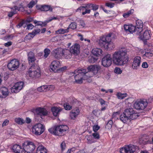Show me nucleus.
<instances>
[{
	"label": "nucleus",
	"mask_w": 153,
	"mask_h": 153,
	"mask_svg": "<svg viewBox=\"0 0 153 153\" xmlns=\"http://www.w3.org/2000/svg\"><path fill=\"white\" fill-rule=\"evenodd\" d=\"M127 51L125 48H122L115 51L112 54V60L114 63L118 65H123L127 61L126 56Z\"/></svg>",
	"instance_id": "obj_1"
},
{
	"label": "nucleus",
	"mask_w": 153,
	"mask_h": 153,
	"mask_svg": "<svg viewBox=\"0 0 153 153\" xmlns=\"http://www.w3.org/2000/svg\"><path fill=\"white\" fill-rule=\"evenodd\" d=\"M114 36V34L110 33L105 36H103L99 40V44L102 47H104L108 50L113 49L114 45L113 42L111 41L110 38Z\"/></svg>",
	"instance_id": "obj_2"
},
{
	"label": "nucleus",
	"mask_w": 153,
	"mask_h": 153,
	"mask_svg": "<svg viewBox=\"0 0 153 153\" xmlns=\"http://www.w3.org/2000/svg\"><path fill=\"white\" fill-rule=\"evenodd\" d=\"M89 73L86 72V70L84 69H78L76 70L74 73V74H76L74 76L75 82L78 84L82 83L83 80L86 79L92 76L91 75H88Z\"/></svg>",
	"instance_id": "obj_3"
},
{
	"label": "nucleus",
	"mask_w": 153,
	"mask_h": 153,
	"mask_svg": "<svg viewBox=\"0 0 153 153\" xmlns=\"http://www.w3.org/2000/svg\"><path fill=\"white\" fill-rule=\"evenodd\" d=\"M68 128L67 126L62 125L49 128L48 129V131L51 134L60 136L64 135Z\"/></svg>",
	"instance_id": "obj_4"
},
{
	"label": "nucleus",
	"mask_w": 153,
	"mask_h": 153,
	"mask_svg": "<svg viewBox=\"0 0 153 153\" xmlns=\"http://www.w3.org/2000/svg\"><path fill=\"white\" fill-rule=\"evenodd\" d=\"M36 142L35 143L32 142L26 141L22 144L24 153H32L36 148V145L38 146V143Z\"/></svg>",
	"instance_id": "obj_5"
},
{
	"label": "nucleus",
	"mask_w": 153,
	"mask_h": 153,
	"mask_svg": "<svg viewBox=\"0 0 153 153\" xmlns=\"http://www.w3.org/2000/svg\"><path fill=\"white\" fill-rule=\"evenodd\" d=\"M138 151V147L134 145H129L125 146L121 148L120 151V153H136Z\"/></svg>",
	"instance_id": "obj_6"
},
{
	"label": "nucleus",
	"mask_w": 153,
	"mask_h": 153,
	"mask_svg": "<svg viewBox=\"0 0 153 153\" xmlns=\"http://www.w3.org/2000/svg\"><path fill=\"white\" fill-rule=\"evenodd\" d=\"M28 74L31 78L35 79L40 76V71L37 68L35 67L34 65H32L29 69Z\"/></svg>",
	"instance_id": "obj_7"
},
{
	"label": "nucleus",
	"mask_w": 153,
	"mask_h": 153,
	"mask_svg": "<svg viewBox=\"0 0 153 153\" xmlns=\"http://www.w3.org/2000/svg\"><path fill=\"white\" fill-rule=\"evenodd\" d=\"M32 130L33 133L37 135H40L44 131L45 126L41 123H38L34 126Z\"/></svg>",
	"instance_id": "obj_8"
},
{
	"label": "nucleus",
	"mask_w": 153,
	"mask_h": 153,
	"mask_svg": "<svg viewBox=\"0 0 153 153\" xmlns=\"http://www.w3.org/2000/svg\"><path fill=\"white\" fill-rule=\"evenodd\" d=\"M148 102L145 99L137 100L134 103V107L137 110H143L147 106Z\"/></svg>",
	"instance_id": "obj_9"
},
{
	"label": "nucleus",
	"mask_w": 153,
	"mask_h": 153,
	"mask_svg": "<svg viewBox=\"0 0 153 153\" xmlns=\"http://www.w3.org/2000/svg\"><path fill=\"white\" fill-rule=\"evenodd\" d=\"M123 113L130 117L131 120L136 119L139 116L138 114L134 111L132 108H128L126 109Z\"/></svg>",
	"instance_id": "obj_10"
},
{
	"label": "nucleus",
	"mask_w": 153,
	"mask_h": 153,
	"mask_svg": "<svg viewBox=\"0 0 153 153\" xmlns=\"http://www.w3.org/2000/svg\"><path fill=\"white\" fill-rule=\"evenodd\" d=\"M112 57L110 54H108L105 55L102 58V64L104 67H107L110 66L111 64Z\"/></svg>",
	"instance_id": "obj_11"
},
{
	"label": "nucleus",
	"mask_w": 153,
	"mask_h": 153,
	"mask_svg": "<svg viewBox=\"0 0 153 153\" xmlns=\"http://www.w3.org/2000/svg\"><path fill=\"white\" fill-rule=\"evenodd\" d=\"M19 65V61L16 59H13L8 63L7 66L10 70L14 71L17 69Z\"/></svg>",
	"instance_id": "obj_12"
},
{
	"label": "nucleus",
	"mask_w": 153,
	"mask_h": 153,
	"mask_svg": "<svg viewBox=\"0 0 153 153\" xmlns=\"http://www.w3.org/2000/svg\"><path fill=\"white\" fill-rule=\"evenodd\" d=\"M101 68L100 66L98 65H91L88 68V71H89L86 72L88 73L90 72V73L88 74V75H90V74L92 73L95 75L98 73V71L100 70Z\"/></svg>",
	"instance_id": "obj_13"
},
{
	"label": "nucleus",
	"mask_w": 153,
	"mask_h": 153,
	"mask_svg": "<svg viewBox=\"0 0 153 153\" xmlns=\"http://www.w3.org/2000/svg\"><path fill=\"white\" fill-rule=\"evenodd\" d=\"M23 85L24 83L22 82L16 83L11 89V92L15 93L19 92L22 88Z\"/></svg>",
	"instance_id": "obj_14"
},
{
	"label": "nucleus",
	"mask_w": 153,
	"mask_h": 153,
	"mask_svg": "<svg viewBox=\"0 0 153 153\" xmlns=\"http://www.w3.org/2000/svg\"><path fill=\"white\" fill-rule=\"evenodd\" d=\"M139 38L141 40L143 41L149 40L151 38V32L150 30H146L143 33H139Z\"/></svg>",
	"instance_id": "obj_15"
},
{
	"label": "nucleus",
	"mask_w": 153,
	"mask_h": 153,
	"mask_svg": "<svg viewBox=\"0 0 153 153\" xmlns=\"http://www.w3.org/2000/svg\"><path fill=\"white\" fill-rule=\"evenodd\" d=\"M80 48V45L77 43H75L71 47L70 50L72 54L76 56L79 53Z\"/></svg>",
	"instance_id": "obj_16"
},
{
	"label": "nucleus",
	"mask_w": 153,
	"mask_h": 153,
	"mask_svg": "<svg viewBox=\"0 0 153 153\" xmlns=\"http://www.w3.org/2000/svg\"><path fill=\"white\" fill-rule=\"evenodd\" d=\"M76 11L82 12V14L84 15L87 13H89L91 12V10L88 8V4H84L83 6L80 7L76 10Z\"/></svg>",
	"instance_id": "obj_17"
},
{
	"label": "nucleus",
	"mask_w": 153,
	"mask_h": 153,
	"mask_svg": "<svg viewBox=\"0 0 153 153\" xmlns=\"http://www.w3.org/2000/svg\"><path fill=\"white\" fill-rule=\"evenodd\" d=\"M141 62V57L139 56L135 57L132 62V67L133 69L137 70L140 65Z\"/></svg>",
	"instance_id": "obj_18"
},
{
	"label": "nucleus",
	"mask_w": 153,
	"mask_h": 153,
	"mask_svg": "<svg viewBox=\"0 0 153 153\" xmlns=\"http://www.w3.org/2000/svg\"><path fill=\"white\" fill-rule=\"evenodd\" d=\"M60 66V64L59 61L57 60H55L52 62L50 67L53 71H55V72H56L58 71Z\"/></svg>",
	"instance_id": "obj_19"
},
{
	"label": "nucleus",
	"mask_w": 153,
	"mask_h": 153,
	"mask_svg": "<svg viewBox=\"0 0 153 153\" xmlns=\"http://www.w3.org/2000/svg\"><path fill=\"white\" fill-rule=\"evenodd\" d=\"M126 115L123 113L122 114L120 115V119L123 123L128 124L130 122L131 118Z\"/></svg>",
	"instance_id": "obj_20"
},
{
	"label": "nucleus",
	"mask_w": 153,
	"mask_h": 153,
	"mask_svg": "<svg viewBox=\"0 0 153 153\" xmlns=\"http://www.w3.org/2000/svg\"><path fill=\"white\" fill-rule=\"evenodd\" d=\"M9 92L7 88L2 87L0 89V97L2 98L6 97L8 95Z\"/></svg>",
	"instance_id": "obj_21"
},
{
	"label": "nucleus",
	"mask_w": 153,
	"mask_h": 153,
	"mask_svg": "<svg viewBox=\"0 0 153 153\" xmlns=\"http://www.w3.org/2000/svg\"><path fill=\"white\" fill-rule=\"evenodd\" d=\"M36 7L38 10H40L42 11H47L50 10L52 12L53 10L50 6L48 5H36Z\"/></svg>",
	"instance_id": "obj_22"
},
{
	"label": "nucleus",
	"mask_w": 153,
	"mask_h": 153,
	"mask_svg": "<svg viewBox=\"0 0 153 153\" xmlns=\"http://www.w3.org/2000/svg\"><path fill=\"white\" fill-rule=\"evenodd\" d=\"M136 26L135 27L137 30L140 33L142 32L143 30V24L142 21L141 20H138L136 21Z\"/></svg>",
	"instance_id": "obj_23"
},
{
	"label": "nucleus",
	"mask_w": 153,
	"mask_h": 153,
	"mask_svg": "<svg viewBox=\"0 0 153 153\" xmlns=\"http://www.w3.org/2000/svg\"><path fill=\"white\" fill-rule=\"evenodd\" d=\"M62 56L65 59H69L71 57L72 53L70 50L68 49H65L62 51Z\"/></svg>",
	"instance_id": "obj_24"
},
{
	"label": "nucleus",
	"mask_w": 153,
	"mask_h": 153,
	"mask_svg": "<svg viewBox=\"0 0 153 153\" xmlns=\"http://www.w3.org/2000/svg\"><path fill=\"white\" fill-rule=\"evenodd\" d=\"M13 152L15 153H24L23 149L22 148L21 146L19 145L15 144L13 146L12 148Z\"/></svg>",
	"instance_id": "obj_25"
},
{
	"label": "nucleus",
	"mask_w": 153,
	"mask_h": 153,
	"mask_svg": "<svg viewBox=\"0 0 153 153\" xmlns=\"http://www.w3.org/2000/svg\"><path fill=\"white\" fill-rule=\"evenodd\" d=\"M36 111L37 114L40 116H45L48 114V111L44 108H37L36 110Z\"/></svg>",
	"instance_id": "obj_26"
},
{
	"label": "nucleus",
	"mask_w": 153,
	"mask_h": 153,
	"mask_svg": "<svg viewBox=\"0 0 153 153\" xmlns=\"http://www.w3.org/2000/svg\"><path fill=\"white\" fill-rule=\"evenodd\" d=\"M36 143H38V146L36 150V153H47V150L44 146L41 145L38 142H36Z\"/></svg>",
	"instance_id": "obj_27"
},
{
	"label": "nucleus",
	"mask_w": 153,
	"mask_h": 153,
	"mask_svg": "<svg viewBox=\"0 0 153 153\" xmlns=\"http://www.w3.org/2000/svg\"><path fill=\"white\" fill-rule=\"evenodd\" d=\"M28 59L29 64L34 63L36 59L34 53L32 52H29L28 54Z\"/></svg>",
	"instance_id": "obj_28"
},
{
	"label": "nucleus",
	"mask_w": 153,
	"mask_h": 153,
	"mask_svg": "<svg viewBox=\"0 0 153 153\" xmlns=\"http://www.w3.org/2000/svg\"><path fill=\"white\" fill-rule=\"evenodd\" d=\"M79 111L78 108L73 110L70 114V116L71 119L74 120L79 115Z\"/></svg>",
	"instance_id": "obj_29"
},
{
	"label": "nucleus",
	"mask_w": 153,
	"mask_h": 153,
	"mask_svg": "<svg viewBox=\"0 0 153 153\" xmlns=\"http://www.w3.org/2000/svg\"><path fill=\"white\" fill-rule=\"evenodd\" d=\"M62 53L61 49H56L53 51V55L56 58H59L61 56Z\"/></svg>",
	"instance_id": "obj_30"
},
{
	"label": "nucleus",
	"mask_w": 153,
	"mask_h": 153,
	"mask_svg": "<svg viewBox=\"0 0 153 153\" xmlns=\"http://www.w3.org/2000/svg\"><path fill=\"white\" fill-rule=\"evenodd\" d=\"M92 53L94 55L98 56L102 54V51L100 48H96L92 50Z\"/></svg>",
	"instance_id": "obj_31"
},
{
	"label": "nucleus",
	"mask_w": 153,
	"mask_h": 153,
	"mask_svg": "<svg viewBox=\"0 0 153 153\" xmlns=\"http://www.w3.org/2000/svg\"><path fill=\"white\" fill-rule=\"evenodd\" d=\"M62 110L61 108L59 107L58 108L55 107H54L51 108V110L53 114L55 116H57Z\"/></svg>",
	"instance_id": "obj_32"
},
{
	"label": "nucleus",
	"mask_w": 153,
	"mask_h": 153,
	"mask_svg": "<svg viewBox=\"0 0 153 153\" xmlns=\"http://www.w3.org/2000/svg\"><path fill=\"white\" fill-rule=\"evenodd\" d=\"M11 9V11L9 13L8 15V16L9 17H11L13 15L16 14L17 12L16 11L19 10L20 8L16 6H15L12 8Z\"/></svg>",
	"instance_id": "obj_33"
},
{
	"label": "nucleus",
	"mask_w": 153,
	"mask_h": 153,
	"mask_svg": "<svg viewBox=\"0 0 153 153\" xmlns=\"http://www.w3.org/2000/svg\"><path fill=\"white\" fill-rule=\"evenodd\" d=\"M116 95L119 99H123L127 96L128 94L126 93H122L121 92H117Z\"/></svg>",
	"instance_id": "obj_34"
},
{
	"label": "nucleus",
	"mask_w": 153,
	"mask_h": 153,
	"mask_svg": "<svg viewBox=\"0 0 153 153\" xmlns=\"http://www.w3.org/2000/svg\"><path fill=\"white\" fill-rule=\"evenodd\" d=\"M88 7L89 9H92L94 11H96L99 8L98 5L92 4H88Z\"/></svg>",
	"instance_id": "obj_35"
},
{
	"label": "nucleus",
	"mask_w": 153,
	"mask_h": 153,
	"mask_svg": "<svg viewBox=\"0 0 153 153\" xmlns=\"http://www.w3.org/2000/svg\"><path fill=\"white\" fill-rule=\"evenodd\" d=\"M128 32H129L131 33H133V32H134L136 33V34H139V33H138V32H137V30L135 27L132 25H131Z\"/></svg>",
	"instance_id": "obj_36"
},
{
	"label": "nucleus",
	"mask_w": 153,
	"mask_h": 153,
	"mask_svg": "<svg viewBox=\"0 0 153 153\" xmlns=\"http://www.w3.org/2000/svg\"><path fill=\"white\" fill-rule=\"evenodd\" d=\"M69 31L68 28L64 29H60L56 31V33L57 34H62L68 32Z\"/></svg>",
	"instance_id": "obj_37"
},
{
	"label": "nucleus",
	"mask_w": 153,
	"mask_h": 153,
	"mask_svg": "<svg viewBox=\"0 0 153 153\" xmlns=\"http://www.w3.org/2000/svg\"><path fill=\"white\" fill-rule=\"evenodd\" d=\"M46 88V85H43L38 88L37 91L39 92L47 91Z\"/></svg>",
	"instance_id": "obj_38"
},
{
	"label": "nucleus",
	"mask_w": 153,
	"mask_h": 153,
	"mask_svg": "<svg viewBox=\"0 0 153 153\" xmlns=\"http://www.w3.org/2000/svg\"><path fill=\"white\" fill-rule=\"evenodd\" d=\"M37 2L36 0H32L27 4L28 7L29 8H32Z\"/></svg>",
	"instance_id": "obj_39"
},
{
	"label": "nucleus",
	"mask_w": 153,
	"mask_h": 153,
	"mask_svg": "<svg viewBox=\"0 0 153 153\" xmlns=\"http://www.w3.org/2000/svg\"><path fill=\"white\" fill-rule=\"evenodd\" d=\"M34 22L35 23V24L36 25H35L34 26L35 28H36V26L38 25H42L43 24H44V25H45V22H43L40 21H37L36 20H34Z\"/></svg>",
	"instance_id": "obj_40"
},
{
	"label": "nucleus",
	"mask_w": 153,
	"mask_h": 153,
	"mask_svg": "<svg viewBox=\"0 0 153 153\" xmlns=\"http://www.w3.org/2000/svg\"><path fill=\"white\" fill-rule=\"evenodd\" d=\"M15 122L19 124H22L25 123V121L22 119L19 118H16L15 119Z\"/></svg>",
	"instance_id": "obj_41"
},
{
	"label": "nucleus",
	"mask_w": 153,
	"mask_h": 153,
	"mask_svg": "<svg viewBox=\"0 0 153 153\" xmlns=\"http://www.w3.org/2000/svg\"><path fill=\"white\" fill-rule=\"evenodd\" d=\"M134 10L133 9H131L129 11L127 12L126 13H125L123 15V16L125 18H126L128 17L132 13H133L134 12Z\"/></svg>",
	"instance_id": "obj_42"
},
{
	"label": "nucleus",
	"mask_w": 153,
	"mask_h": 153,
	"mask_svg": "<svg viewBox=\"0 0 153 153\" xmlns=\"http://www.w3.org/2000/svg\"><path fill=\"white\" fill-rule=\"evenodd\" d=\"M113 124V121L112 120H109L105 126V128L108 129H110Z\"/></svg>",
	"instance_id": "obj_43"
},
{
	"label": "nucleus",
	"mask_w": 153,
	"mask_h": 153,
	"mask_svg": "<svg viewBox=\"0 0 153 153\" xmlns=\"http://www.w3.org/2000/svg\"><path fill=\"white\" fill-rule=\"evenodd\" d=\"M76 27V24L75 22H73L71 23L69 26L67 28H71L72 29H74Z\"/></svg>",
	"instance_id": "obj_44"
},
{
	"label": "nucleus",
	"mask_w": 153,
	"mask_h": 153,
	"mask_svg": "<svg viewBox=\"0 0 153 153\" xmlns=\"http://www.w3.org/2000/svg\"><path fill=\"white\" fill-rule=\"evenodd\" d=\"M44 57L45 58H46L48 57L49 54L50 53V50L48 49H45L44 51Z\"/></svg>",
	"instance_id": "obj_45"
},
{
	"label": "nucleus",
	"mask_w": 153,
	"mask_h": 153,
	"mask_svg": "<svg viewBox=\"0 0 153 153\" xmlns=\"http://www.w3.org/2000/svg\"><path fill=\"white\" fill-rule=\"evenodd\" d=\"M34 36H33L32 33H28L25 37L26 40H30L33 38Z\"/></svg>",
	"instance_id": "obj_46"
},
{
	"label": "nucleus",
	"mask_w": 153,
	"mask_h": 153,
	"mask_svg": "<svg viewBox=\"0 0 153 153\" xmlns=\"http://www.w3.org/2000/svg\"><path fill=\"white\" fill-rule=\"evenodd\" d=\"M122 70L120 68H116L114 70V72L115 73L117 74H120L122 73Z\"/></svg>",
	"instance_id": "obj_47"
},
{
	"label": "nucleus",
	"mask_w": 153,
	"mask_h": 153,
	"mask_svg": "<svg viewBox=\"0 0 153 153\" xmlns=\"http://www.w3.org/2000/svg\"><path fill=\"white\" fill-rule=\"evenodd\" d=\"M64 107L65 109L67 110H70L72 108L71 106L68 103H66L64 104Z\"/></svg>",
	"instance_id": "obj_48"
},
{
	"label": "nucleus",
	"mask_w": 153,
	"mask_h": 153,
	"mask_svg": "<svg viewBox=\"0 0 153 153\" xmlns=\"http://www.w3.org/2000/svg\"><path fill=\"white\" fill-rule=\"evenodd\" d=\"M40 29H39L36 28L32 32V34L34 36L36 35V34H38L40 32Z\"/></svg>",
	"instance_id": "obj_49"
},
{
	"label": "nucleus",
	"mask_w": 153,
	"mask_h": 153,
	"mask_svg": "<svg viewBox=\"0 0 153 153\" xmlns=\"http://www.w3.org/2000/svg\"><path fill=\"white\" fill-rule=\"evenodd\" d=\"M92 135L94 138L95 139H99L100 138L99 134L97 132L93 133Z\"/></svg>",
	"instance_id": "obj_50"
},
{
	"label": "nucleus",
	"mask_w": 153,
	"mask_h": 153,
	"mask_svg": "<svg viewBox=\"0 0 153 153\" xmlns=\"http://www.w3.org/2000/svg\"><path fill=\"white\" fill-rule=\"evenodd\" d=\"M105 5L109 7L112 8L114 7V4L111 2H108L105 3Z\"/></svg>",
	"instance_id": "obj_51"
},
{
	"label": "nucleus",
	"mask_w": 153,
	"mask_h": 153,
	"mask_svg": "<svg viewBox=\"0 0 153 153\" xmlns=\"http://www.w3.org/2000/svg\"><path fill=\"white\" fill-rule=\"evenodd\" d=\"M46 90L47 91H52L54 89V86L53 85H46Z\"/></svg>",
	"instance_id": "obj_52"
},
{
	"label": "nucleus",
	"mask_w": 153,
	"mask_h": 153,
	"mask_svg": "<svg viewBox=\"0 0 153 153\" xmlns=\"http://www.w3.org/2000/svg\"><path fill=\"white\" fill-rule=\"evenodd\" d=\"M57 18L56 17H50L48 18L47 20L45 21V25H46L47 23L51 21L53 19H56Z\"/></svg>",
	"instance_id": "obj_53"
},
{
	"label": "nucleus",
	"mask_w": 153,
	"mask_h": 153,
	"mask_svg": "<svg viewBox=\"0 0 153 153\" xmlns=\"http://www.w3.org/2000/svg\"><path fill=\"white\" fill-rule=\"evenodd\" d=\"M102 73L104 75V76L106 78H108L109 75L108 72L105 70H102Z\"/></svg>",
	"instance_id": "obj_54"
},
{
	"label": "nucleus",
	"mask_w": 153,
	"mask_h": 153,
	"mask_svg": "<svg viewBox=\"0 0 153 153\" xmlns=\"http://www.w3.org/2000/svg\"><path fill=\"white\" fill-rule=\"evenodd\" d=\"M144 55L147 57H149L153 56V53H152V51H150L149 53H145Z\"/></svg>",
	"instance_id": "obj_55"
},
{
	"label": "nucleus",
	"mask_w": 153,
	"mask_h": 153,
	"mask_svg": "<svg viewBox=\"0 0 153 153\" xmlns=\"http://www.w3.org/2000/svg\"><path fill=\"white\" fill-rule=\"evenodd\" d=\"M66 143L64 142H63L60 145V147L62 151H64L66 148Z\"/></svg>",
	"instance_id": "obj_56"
},
{
	"label": "nucleus",
	"mask_w": 153,
	"mask_h": 153,
	"mask_svg": "<svg viewBox=\"0 0 153 153\" xmlns=\"http://www.w3.org/2000/svg\"><path fill=\"white\" fill-rule=\"evenodd\" d=\"M143 139L140 140L139 141L140 143L143 144H147L148 143V140H143Z\"/></svg>",
	"instance_id": "obj_57"
},
{
	"label": "nucleus",
	"mask_w": 153,
	"mask_h": 153,
	"mask_svg": "<svg viewBox=\"0 0 153 153\" xmlns=\"http://www.w3.org/2000/svg\"><path fill=\"white\" fill-rule=\"evenodd\" d=\"M100 128V127L98 125L94 126L93 127V130L95 132H96Z\"/></svg>",
	"instance_id": "obj_58"
},
{
	"label": "nucleus",
	"mask_w": 153,
	"mask_h": 153,
	"mask_svg": "<svg viewBox=\"0 0 153 153\" xmlns=\"http://www.w3.org/2000/svg\"><path fill=\"white\" fill-rule=\"evenodd\" d=\"M131 25H124V29L127 32H128Z\"/></svg>",
	"instance_id": "obj_59"
},
{
	"label": "nucleus",
	"mask_w": 153,
	"mask_h": 153,
	"mask_svg": "<svg viewBox=\"0 0 153 153\" xmlns=\"http://www.w3.org/2000/svg\"><path fill=\"white\" fill-rule=\"evenodd\" d=\"M12 39V37L11 35H8L7 36L4 37L3 38V39L4 40H8L11 39Z\"/></svg>",
	"instance_id": "obj_60"
},
{
	"label": "nucleus",
	"mask_w": 153,
	"mask_h": 153,
	"mask_svg": "<svg viewBox=\"0 0 153 153\" xmlns=\"http://www.w3.org/2000/svg\"><path fill=\"white\" fill-rule=\"evenodd\" d=\"M142 66L143 68H147L148 67V65L146 62H143L142 64Z\"/></svg>",
	"instance_id": "obj_61"
},
{
	"label": "nucleus",
	"mask_w": 153,
	"mask_h": 153,
	"mask_svg": "<svg viewBox=\"0 0 153 153\" xmlns=\"http://www.w3.org/2000/svg\"><path fill=\"white\" fill-rule=\"evenodd\" d=\"M33 25L31 24H30L27 25V29L28 30H31L33 28Z\"/></svg>",
	"instance_id": "obj_62"
},
{
	"label": "nucleus",
	"mask_w": 153,
	"mask_h": 153,
	"mask_svg": "<svg viewBox=\"0 0 153 153\" xmlns=\"http://www.w3.org/2000/svg\"><path fill=\"white\" fill-rule=\"evenodd\" d=\"M9 121L7 120H5L2 124V126H7L8 123Z\"/></svg>",
	"instance_id": "obj_63"
},
{
	"label": "nucleus",
	"mask_w": 153,
	"mask_h": 153,
	"mask_svg": "<svg viewBox=\"0 0 153 153\" xmlns=\"http://www.w3.org/2000/svg\"><path fill=\"white\" fill-rule=\"evenodd\" d=\"M79 23L80 25L82 26V27H84L85 26V24L83 21L82 20H80L79 21Z\"/></svg>",
	"instance_id": "obj_64"
}]
</instances>
